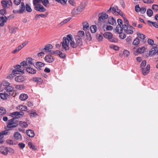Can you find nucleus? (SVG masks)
I'll return each mask as SVG.
<instances>
[{
	"mask_svg": "<svg viewBox=\"0 0 158 158\" xmlns=\"http://www.w3.org/2000/svg\"><path fill=\"white\" fill-rule=\"evenodd\" d=\"M63 42H61L60 44L65 51L69 50L70 41V45L72 48H76L78 46L76 43L74 42L72 36L70 34L68 35L67 37H63Z\"/></svg>",
	"mask_w": 158,
	"mask_h": 158,
	"instance_id": "nucleus-1",
	"label": "nucleus"
},
{
	"mask_svg": "<svg viewBox=\"0 0 158 158\" xmlns=\"http://www.w3.org/2000/svg\"><path fill=\"white\" fill-rule=\"evenodd\" d=\"M19 122L15 118H13L8 120L7 124L5 129L6 130H11L12 128L17 127Z\"/></svg>",
	"mask_w": 158,
	"mask_h": 158,
	"instance_id": "nucleus-2",
	"label": "nucleus"
},
{
	"mask_svg": "<svg viewBox=\"0 0 158 158\" xmlns=\"http://www.w3.org/2000/svg\"><path fill=\"white\" fill-rule=\"evenodd\" d=\"M98 22L100 24H101L108 18V15L105 13L102 12L99 13L98 15Z\"/></svg>",
	"mask_w": 158,
	"mask_h": 158,
	"instance_id": "nucleus-3",
	"label": "nucleus"
},
{
	"mask_svg": "<svg viewBox=\"0 0 158 158\" xmlns=\"http://www.w3.org/2000/svg\"><path fill=\"white\" fill-rule=\"evenodd\" d=\"M16 69L13 70V73L15 74H19L20 73H24V69L23 68H21V65L18 64L16 65Z\"/></svg>",
	"mask_w": 158,
	"mask_h": 158,
	"instance_id": "nucleus-4",
	"label": "nucleus"
},
{
	"mask_svg": "<svg viewBox=\"0 0 158 158\" xmlns=\"http://www.w3.org/2000/svg\"><path fill=\"white\" fill-rule=\"evenodd\" d=\"M135 10L137 12H140L141 14H143L145 12L146 9L144 7L140 8L139 5H137L135 6Z\"/></svg>",
	"mask_w": 158,
	"mask_h": 158,
	"instance_id": "nucleus-5",
	"label": "nucleus"
},
{
	"mask_svg": "<svg viewBox=\"0 0 158 158\" xmlns=\"http://www.w3.org/2000/svg\"><path fill=\"white\" fill-rule=\"evenodd\" d=\"M103 36L106 38L108 39L109 40L112 42H115L112 38V34L110 32H106L103 34Z\"/></svg>",
	"mask_w": 158,
	"mask_h": 158,
	"instance_id": "nucleus-6",
	"label": "nucleus"
},
{
	"mask_svg": "<svg viewBox=\"0 0 158 158\" xmlns=\"http://www.w3.org/2000/svg\"><path fill=\"white\" fill-rule=\"evenodd\" d=\"M44 60L47 63H52L54 60V59L52 56L49 55L45 57Z\"/></svg>",
	"mask_w": 158,
	"mask_h": 158,
	"instance_id": "nucleus-7",
	"label": "nucleus"
},
{
	"mask_svg": "<svg viewBox=\"0 0 158 158\" xmlns=\"http://www.w3.org/2000/svg\"><path fill=\"white\" fill-rule=\"evenodd\" d=\"M13 136L15 140L21 141L22 140V136L21 134L18 132H15Z\"/></svg>",
	"mask_w": 158,
	"mask_h": 158,
	"instance_id": "nucleus-8",
	"label": "nucleus"
},
{
	"mask_svg": "<svg viewBox=\"0 0 158 158\" xmlns=\"http://www.w3.org/2000/svg\"><path fill=\"white\" fill-rule=\"evenodd\" d=\"M8 149L7 148L2 146L0 147V152L4 155H7Z\"/></svg>",
	"mask_w": 158,
	"mask_h": 158,
	"instance_id": "nucleus-9",
	"label": "nucleus"
},
{
	"mask_svg": "<svg viewBox=\"0 0 158 158\" xmlns=\"http://www.w3.org/2000/svg\"><path fill=\"white\" fill-rule=\"evenodd\" d=\"M150 66L149 64L147 65L145 68L142 67V71L144 75H147L149 72Z\"/></svg>",
	"mask_w": 158,
	"mask_h": 158,
	"instance_id": "nucleus-10",
	"label": "nucleus"
},
{
	"mask_svg": "<svg viewBox=\"0 0 158 158\" xmlns=\"http://www.w3.org/2000/svg\"><path fill=\"white\" fill-rule=\"evenodd\" d=\"M158 50V48L157 47H153L150 50L149 53V56H152L156 53L157 54Z\"/></svg>",
	"mask_w": 158,
	"mask_h": 158,
	"instance_id": "nucleus-11",
	"label": "nucleus"
},
{
	"mask_svg": "<svg viewBox=\"0 0 158 158\" xmlns=\"http://www.w3.org/2000/svg\"><path fill=\"white\" fill-rule=\"evenodd\" d=\"M75 39L76 41V44L79 46H81L82 45L83 42L82 40V39L79 38L78 36H75Z\"/></svg>",
	"mask_w": 158,
	"mask_h": 158,
	"instance_id": "nucleus-12",
	"label": "nucleus"
},
{
	"mask_svg": "<svg viewBox=\"0 0 158 158\" xmlns=\"http://www.w3.org/2000/svg\"><path fill=\"white\" fill-rule=\"evenodd\" d=\"M81 12L80 8H74L71 12L72 15H78Z\"/></svg>",
	"mask_w": 158,
	"mask_h": 158,
	"instance_id": "nucleus-13",
	"label": "nucleus"
},
{
	"mask_svg": "<svg viewBox=\"0 0 158 158\" xmlns=\"http://www.w3.org/2000/svg\"><path fill=\"white\" fill-rule=\"evenodd\" d=\"M34 6V9L40 12H44L46 11V9L42 6L37 5Z\"/></svg>",
	"mask_w": 158,
	"mask_h": 158,
	"instance_id": "nucleus-14",
	"label": "nucleus"
},
{
	"mask_svg": "<svg viewBox=\"0 0 158 158\" xmlns=\"http://www.w3.org/2000/svg\"><path fill=\"white\" fill-rule=\"evenodd\" d=\"M25 77L23 75H19L17 76L15 78V81L19 82H21L24 81L25 80Z\"/></svg>",
	"mask_w": 158,
	"mask_h": 158,
	"instance_id": "nucleus-15",
	"label": "nucleus"
},
{
	"mask_svg": "<svg viewBox=\"0 0 158 158\" xmlns=\"http://www.w3.org/2000/svg\"><path fill=\"white\" fill-rule=\"evenodd\" d=\"M7 18L5 16H2L0 17V25L1 26H3L5 23L7 21Z\"/></svg>",
	"mask_w": 158,
	"mask_h": 158,
	"instance_id": "nucleus-16",
	"label": "nucleus"
},
{
	"mask_svg": "<svg viewBox=\"0 0 158 158\" xmlns=\"http://www.w3.org/2000/svg\"><path fill=\"white\" fill-rule=\"evenodd\" d=\"M135 47H134L133 50L135 53V52L136 53H143L145 51V48L144 47H142L141 48H138L135 51Z\"/></svg>",
	"mask_w": 158,
	"mask_h": 158,
	"instance_id": "nucleus-17",
	"label": "nucleus"
},
{
	"mask_svg": "<svg viewBox=\"0 0 158 158\" xmlns=\"http://www.w3.org/2000/svg\"><path fill=\"white\" fill-rule=\"evenodd\" d=\"M45 64L41 62H36L35 67L38 70L41 69V67L44 66Z\"/></svg>",
	"mask_w": 158,
	"mask_h": 158,
	"instance_id": "nucleus-18",
	"label": "nucleus"
},
{
	"mask_svg": "<svg viewBox=\"0 0 158 158\" xmlns=\"http://www.w3.org/2000/svg\"><path fill=\"white\" fill-rule=\"evenodd\" d=\"M123 30H115L116 32H118L119 34V36L121 39H123L126 37V35L123 32Z\"/></svg>",
	"mask_w": 158,
	"mask_h": 158,
	"instance_id": "nucleus-19",
	"label": "nucleus"
},
{
	"mask_svg": "<svg viewBox=\"0 0 158 158\" xmlns=\"http://www.w3.org/2000/svg\"><path fill=\"white\" fill-rule=\"evenodd\" d=\"M26 133L27 136L30 137H33L35 135V133L32 130L28 129L26 131Z\"/></svg>",
	"mask_w": 158,
	"mask_h": 158,
	"instance_id": "nucleus-20",
	"label": "nucleus"
},
{
	"mask_svg": "<svg viewBox=\"0 0 158 158\" xmlns=\"http://www.w3.org/2000/svg\"><path fill=\"white\" fill-rule=\"evenodd\" d=\"M53 48V46L51 44H48L45 45L44 49L45 50L46 52H51V49Z\"/></svg>",
	"mask_w": 158,
	"mask_h": 158,
	"instance_id": "nucleus-21",
	"label": "nucleus"
},
{
	"mask_svg": "<svg viewBox=\"0 0 158 158\" xmlns=\"http://www.w3.org/2000/svg\"><path fill=\"white\" fill-rule=\"evenodd\" d=\"M27 71L31 74H35L36 73V70L30 67H27L26 68Z\"/></svg>",
	"mask_w": 158,
	"mask_h": 158,
	"instance_id": "nucleus-22",
	"label": "nucleus"
},
{
	"mask_svg": "<svg viewBox=\"0 0 158 158\" xmlns=\"http://www.w3.org/2000/svg\"><path fill=\"white\" fill-rule=\"evenodd\" d=\"M108 22L110 24L114 25L116 24V22L114 18L112 17H110L108 18Z\"/></svg>",
	"mask_w": 158,
	"mask_h": 158,
	"instance_id": "nucleus-23",
	"label": "nucleus"
},
{
	"mask_svg": "<svg viewBox=\"0 0 158 158\" xmlns=\"http://www.w3.org/2000/svg\"><path fill=\"white\" fill-rule=\"evenodd\" d=\"M17 109L22 111H26L27 110V107L25 106L21 105L18 106Z\"/></svg>",
	"mask_w": 158,
	"mask_h": 158,
	"instance_id": "nucleus-24",
	"label": "nucleus"
},
{
	"mask_svg": "<svg viewBox=\"0 0 158 158\" xmlns=\"http://www.w3.org/2000/svg\"><path fill=\"white\" fill-rule=\"evenodd\" d=\"M76 36H78L79 38L83 39L85 37L84 32L83 31L79 30L77 32V35Z\"/></svg>",
	"mask_w": 158,
	"mask_h": 158,
	"instance_id": "nucleus-25",
	"label": "nucleus"
},
{
	"mask_svg": "<svg viewBox=\"0 0 158 158\" xmlns=\"http://www.w3.org/2000/svg\"><path fill=\"white\" fill-rule=\"evenodd\" d=\"M32 81L38 83H41L43 82L42 79L40 77H35L32 78Z\"/></svg>",
	"mask_w": 158,
	"mask_h": 158,
	"instance_id": "nucleus-26",
	"label": "nucleus"
},
{
	"mask_svg": "<svg viewBox=\"0 0 158 158\" xmlns=\"http://www.w3.org/2000/svg\"><path fill=\"white\" fill-rule=\"evenodd\" d=\"M9 96L8 94L6 93H0V97L4 100L7 99Z\"/></svg>",
	"mask_w": 158,
	"mask_h": 158,
	"instance_id": "nucleus-27",
	"label": "nucleus"
},
{
	"mask_svg": "<svg viewBox=\"0 0 158 158\" xmlns=\"http://www.w3.org/2000/svg\"><path fill=\"white\" fill-rule=\"evenodd\" d=\"M6 142L10 145H15L17 143L16 142L15 140L12 139H7L6 140Z\"/></svg>",
	"mask_w": 158,
	"mask_h": 158,
	"instance_id": "nucleus-28",
	"label": "nucleus"
},
{
	"mask_svg": "<svg viewBox=\"0 0 158 158\" xmlns=\"http://www.w3.org/2000/svg\"><path fill=\"white\" fill-rule=\"evenodd\" d=\"M28 95L25 94H22L20 95L19 98L21 101H25L28 98Z\"/></svg>",
	"mask_w": 158,
	"mask_h": 158,
	"instance_id": "nucleus-29",
	"label": "nucleus"
},
{
	"mask_svg": "<svg viewBox=\"0 0 158 158\" xmlns=\"http://www.w3.org/2000/svg\"><path fill=\"white\" fill-rule=\"evenodd\" d=\"M83 30H88L89 28V23L86 21L82 22Z\"/></svg>",
	"mask_w": 158,
	"mask_h": 158,
	"instance_id": "nucleus-30",
	"label": "nucleus"
},
{
	"mask_svg": "<svg viewBox=\"0 0 158 158\" xmlns=\"http://www.w3.org/2000/svg\"><path fill=\"white\" fill-rule=\"evenodd\" d=\"M148 22L150 26H153L156 28H158V22H153L150 20H148Z\"/></svg>",
	"mask_w": 158,
	"mask_h": 158,
	"instance_id": "nucleus-31",
	"label": "nucleus"
},
{
	"mask_svg": "<svg viewBox=\"0 0 158 158\" xmlns=\"http://www.w3.org/2000/svg\"><path fill=\"white\" fill-rule=\"evenodd\" d=\"M25 5L24 3L22 2L21 3V6L19 10V13H23L25 10Z\"/></svg>",
	"mask_w": 158,
	"mask_h": 158,
	"instance_id": "nucleus-32",
	"label": "nucleus"
},
{
	"mask_svg": "<svg viewBox=\"0 0 158 158\" xmlns=\"http://www.w3.org/2000/svg\"><path fill=\"white\" fill-rule=\"evenodd\" d=\"M6 112V110L4 108L0 107V115H2L5 114Z\"/></svg>",
	"mask_w": 158,
	"mask_h": 158,
	"instance_id": "nucleus-33",
	"label": "nucleus"
},
{
	"mask_svg": "<svg viewBox=\"0 0 158 158\" xmlns=\"http://www.w3.org/2000/svg\"><path fill=\"white\" fill-rule=\"evenodd\" d=\"M103 35L102 33L97 34L96 36L97 39L99 41L102 40L103 38Z\"/></svg>",
	"mask_w": 158,
	"mask_h": 158,
	"instance_id": "nucleus-34",
	"label": "nucleus"
},
{
	"mask_svg": "<svg viewBox=\"0 0 158 158\" xmlns=\"http://www.w3.org/2000/svg\"><path fill=\"white\" fill-rule=\"evenodd\" d=\"M85 40L89 41H91L92 40L91 36L89 32H87L86 33Z\"/></svg>",
	"mask_w": 158,
	"mask_h": 158,
	"instance_id": "nucleus-35",
	"label": "nucleus"
},
{
	"mask_svg": "<svg viewBox=\"0 0 158 158\" xmlns=\"http://www.w3.org/2000/svg\"><path fill=\"white\" fill-rule=\"evenodd\" d=\"M57 53L58 54L60 57L62 58H64L65 57V54L64 53H63L60 51H57Z\"/></svg>",
	"mask_w": 158,
	"mask_h": 158,
	"instance_id": "nucleus-36",
	"label": "nucleus"
},
{
	"mask_svg": "<svg viewBox=\"0 0 158 158\" xmlns=\"http://www.w3.org/2000/svg\"><path fill=\"white\" fill-rule=\"evenodd\" d=\"M41 1L44 6L46 7L48 6L49 2L48 0H41Z\"/></svg>",
	"mask_w": 158,
	"mask_h": 158,
	"instance_id": "nucleus-37",
	"label": "nucleus"
},
{
	"mask_svg": "<svg viewBox=\"0 0 158 158\" xmlns=\"http://www.w3.org/2000/svg\"><path fill=\"white\" fill-rule=\"evenodd\" d=\"M147 14L148 16L151 17L153 15V12L152 10L148 9L147 11Z\"/></svg>",
	"mask_w": 158,
	"mask_h": 158,
	"instance_id": "nucleus-38",
	"label": "nucleus"
},
{
	"mask_svg": "<svg viewBox=\"0 0 158 158\" xmlns=\"http://www.w3.org/2000/svg\"><path fill=\"white\" fill-rule=\"evenodd\" d=\"M28 147L31 148H32L33 150H35L36 149L33 143L31 142H29L28 143Z\"/></svg>",
	"mask_w": 158,
	"mask_h": 158,
	"instance_id": "nucleus-39",
	"label": "nucleus"
},
{
	"mask_svg": "<svg viewBox=\"0 0 158 158\" xmlns=\"http://www.w3.org/2000/svg\"><path fill=\"white\" fill-rule=\"evenodd\" d=\"M32 59L31 58H28L26 60V62L27 63V64L31 65L33 64L32 62Z\"/></svg>",
	"mask_w": 158,
	"mask_h": 158,
	"instance_id": "nucleus-40",
	"label": "nucleus"
},
{
	"mask_svg": "<svg viewBox=\"0 0 158 158\" xmlns=\"http://www.w3.org/2000/svg\"><path fill=\"white\" fill-rule=\"evenodd\" d=\"M140 43L139 39L138 38H136L134 40L133 44L134 45H137Z\"/></svg>",
	"mask_w": 158,
	"mask_h": 158,
	"instance_id": "nucleus-41",
	"label": "nucleus"
},
{
	"mask_svg": "<svg viewBox=\"0 0 158 158\" xmlns=\"http://www.w3.org/2000/svg\"><path fill=\"white\" fill-rule=\"evenodd\" d=\"M103 29H104L106 28V30H112L113 27H112L110 25H104L103 26Z\"/></svg>",
	"mask_w": 158,
	"mask_h": 158,
	"instance_id": "nucleus-42",
	"label": "nucleus"
},
{
	"mask_svg": "<svg viewBox=\"0 0 158 158\" xmlns=\"http://www.w3.org/2000/svg\"><path fill=\"white\" fill-rule=\"evenodd\" d=\"M13 89L14 87L10 86V85L8 87H6L5 88V89L7 92L11 91V90H12Z\"/></svg>",
	"mask_w": 158,
	"mask_h": 158,
	"instance_id": "nucleus-43",
	"label": "nucleus"
},
{
	"mask_svg": "<svg viewBox=\"0 0 158 158\" xmlns=\"http://www.w3.org/2000/svg\"><path fill=\"white\" fill-rule=\"evenodd\" d=\"M20 124L22 127L25 128L27 127L28 126L27 123L24 122H21L20 123Z\"/></svg>",
	"mask_w": 158,
	"mask_h": 158,
	"instance_id": "nucleus-44",
	"label": "nucleus"
},
{
	"mask_svg": "<svg viewBox=\"0 0 158 158\" xmlns=\"http://www.w3.org/2000/svg\"><path fill=\"white\" fill-rule=\"evenodd\" d=\"M70 19V18H68L67 19H64V21H62L60 24V26H61L63 25V24L64 23H66L69 22Z\"/></svg>",
	"mask_w": 158,
	"mask_h": 158,
	"instance_id": "nucleus-45",
	"label": "nucleus"
},
{
	"mask_svg": "<svg viewBox=\"0 0 158 158\" xmlns=\"http://www.w3.org/2000/svg\"><path fill=\"white\" fill-rule=\"evenodd\" d=\"M1 4H2V6L4 9H5L7 7V3L6 1L5 0H3L1 1Z\"/></svg>",
	"mask_w": 158,
	"mask_h": 158,
	"instance_id": "nucleus-46",
	"label": "nucleus"
},
{
	"mask_svg": "<svg viewBox=\"0 0 158 158\" xmlns=\"http://www.w3.org/2000/svg\"><path fill=\"white\" fill-rule=\"evenodd\" d=\"M58 3H60L61 4L64 5L66 4L67 0H55Z\"/></svg>",
	"mask_w": 158,
	"mask_h": 158,
	"instance_id": "nucleus-47",
	"label": "nucleus"
},
{
	"mask_svg": "<svg viewBox=\"0 0 158 158\" xmlns=\"http://www.w3.org/2000/svg\"><path fill=\"white\" fill-rule=\"evenodd\" d=\"M26 10L28 12H31L32 11V10L30 6L27 4L26 5Z\"/></svg>",
	"mask_w": 158,
	"mask_h": 158,
	"instance_id": "nucleus-48",
	"label": "nucleus"
},
{
	"mask_svg": "<svg viewBox=\"0 0 158 158\" xmlns=\"http://www.w3.org/2000/svg\"><path fill=\"white\" fill-rule=\"evenodd\" d=\"M143 2L145 3H152L154 2V0H143Z\"/></svg>",
	"mask_w": 158,
	"mask_h": 158,
	"instance_id": "nucleus-49",
	"label": "nucleus"
},
{
	"mask_svg": "<svg viewBox=\"0 0 158 158\" xmlns=\"http://www.w3.org/2000/svg\"><path fill=\"white\" fill-rule=\"evenodd\" d=\"M118 8L117 6H114L112 7V12L113 14H114L117 12Z\"/></svg>",
	"mask_w": 158,
	"mask_h": 158,
	"instance_id": "nucleus-50",
	"label": "nucleus"
},
{
	"mask_svg": "<svg viewBox=\"0 0 158 158\" xmlns=\"http://www.w3.org/2000/svg\"><path fill=\"white\" fill-rule=\"evenodd\" d=\"M15 73H12L8 75L7 76V78L8 79H11L12 78H13L15 76Z\"/></svg>",
	"mask_w": 158,
	"mask_h": 158,
	"instance_id": "nucleus-51",
	"label": "nucleus"
},
{
	"mask_svg": "<svg viewBox=\"0 0 158 158\" xmlns=\"http://www.w3.org/2000/svg\"><path fill=\"white\" fill-rule=\"evenodd\" d=\"M9 94L10 95L12 96H15V90L14 89L12 90H11V91H10L9 92Z\"/></svg>",
	"mask_w": 158,
	"mask_h": 158,
	"instance_id": "nucleus-52",
	"label": "nucleus"
},
{
	"mask_svg": "<svg viewBox=\"0 0 158 158\" xmlns=\"http://www.w3.org/2000/svg\"><path fill=\"white\" fill-rule=\"evenodd\" d=\"M18 146L21 149H23L25 147V145L24 143H20L18 144Z\"/></svg>",
	"mask_w": 158,
	"mask_h": 158,
	"instance_id": "nucleus-53",
	"label": "nucleus"
},
{
	"mask_svg": "<svg viewBox=\"0 0 158 158\" xmlns=\"http://www.w3.org/2000/svg\"><path fill=\"white\" fill-rule=\"evenodd\" d=\"M137 35L138 36V37L140 39H144V38H145V36L144 35L140 33H139L137 34Z\"/></svg>",
	"mask_w": 158,
	"mask_h": 158,
	"instance_id": "nucleus-54",
	"label": "nucleus"
},
{
	"mask_svg": "<svg viewBox=\"0 0 158 158\" xmlns=\"http://www.w3.org/2000/svg\"><path fill=\"white\" fill-rule=\"evenodd\" d=\"M146 64V61L145 60H143L142 62L141 63L140 66L141 67V69H142V67L143 68H145V66Z\"/></svg>",
	"mask_w": 158,
	"mask_h": 158,
	"instance_id": "nucleus-55",
	"label": "nucleus"
},
{
	"mask_svg": "<svg viewBox=\"0 0 158 158\" xmlns=\"http://www.w3.org/2000/svg\"><path fill=\"white\" fill-rule=\"evenodd\" d=\"M41 0H33V4L34 6L38 5Z\"/></svg>",
	"mask_w": 158,
	"mask_h": 158,
	"instance_id": "nucleus-56",
	"label": "nucleus"
},
{
	"mask_svg": "<svg viewBox=\"0 0 158 158\" xmlns=\"http://www.w3.org/2000/svg\"><path fill=\"white\" fill-rule=\"evenodd\" d=\"M152 8L154 10L157 11L158 10V5L156 4H153L152 6Z\"/></svg>",
	"mask_w": 158,
	"mask_h": 158,
	"instance_id": "nucleus-57",
	"label": "nucleus"
},
{
	"mask_svg": "<svg viewBox=\"0 0 158 158\" xmlns=\"http://www.w3.org/2000/svg\"><path fill=\"white\" fill-rule=\"evenodd\" d=\"M148 43L149 44L152 45L154 44V41L153 40L149 39L148 40Z\"/></svg>",
	"mask_w": 158,
	"mask_h": 158,
	"instance_id": "nucleus-58",
	"label": "nucleus"
},
{
	"mask_svg": "<svg viewBox=\"0 0 158 158\" xmlns=\"http://www.w3.org/2000/svg\"><path fill=\"white\" fill-rule=\"evenodd\" d=\"M117 22L118 25L120 27H121V26L123 24V21L120 19H118L117 20Z\"/></svg>",
	"mask_w": 158,
	"mask_h": 158,
	"instance_id": "nucleus-59",
	"label": "nucleus"
},
{
	"mask_svg": "<svg viewBox=\"0 0 158 158\" xmlns=\"http://www.w3.org/2000/svg\"><path fill=\"white\" fill-rule=\"evenodd\" d=\"M21 50L19 49L18 47H17L15 50H13L12 52L13 54H15L17 52H18Z\"/></svg>",
	"mask_w": 158,
	"mask_h": 158,
	"instance_id": "nucleus-60",
	"label": "nucleus"
},
{
	"mask_svg": "<svg viewBox=\"0 0 158 158\" xmlns=\"http://www.w3.org/2000/svg\"><path fill=\"white\" fill-rule=\"evenodd\" d=\"M10 116L12 117H14V116H15V118L16 119L17 118V111L14 112L10 113Z\"/></svg>",
	"mask_w": 158,
	"mask_h": 158,
	"instance_id": "nucleus-61",
	"label": "nucleus"
},
{
	"mask_svg": "<svg viewBox=\"0 0 158 158\" xmlns=\"http://www.w3.org/2000/svg\"><path fill=\"white\" fill-rule=\"evenodd\" d=\"M2 84L4 86L6 87H8L10 85V84L6 81H3Z\"/></svg>",
	"mask_w": 158,
	"mask_h": 158,
	"instance_id": "nucleus-62",
	"label": "nucleus"
},
{
	"mask_svg": "<svg viewBox=\"0 0 158 158\" xmlns=\"http://www.w3.org/2000/svg\"><path fill=\"white\" fill-rule=\"evenodd\" d=\"M7 130H4L3 131H2L0 132V134H1L2 136H3L4 135H5L8 134V132L7 131Z\"/></svg>",
	"mask_w": 158,
	"mask_h": 158,
	"instance_id": "nucleus-63",
	"label": "nucleus"
},
{
	"mask_svg": "<svg viewBox=\"0 0 158 158\" xmlns=\"http://www.w3.org/2000/svg\"><path fill=\"white\" fill-rule=\"evenodd\" d=\"M37 115V114L35 112L31 111L30 113V117H34Z\"/></svg>",
	"mask_w": 158,
	"mask_h": 158,
	"instance_id": "nucleus-64",
	"label": "nucleus"
}]
</instances>
